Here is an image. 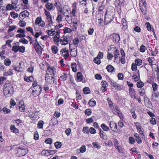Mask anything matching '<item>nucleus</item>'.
<instances>
[{
  "label": "nucleus",
  "mask_w": 159,
  "mask_h": 159,
  "mask_svg": "<svg viewBox=\"0 0 159 159\" xmlns=\"http://www.w3.org/2000/svg\"><path fill=\"white\" fill-rule=\"evenodd\" d=\"M115 10L114 8L110 6L107 10L105 16V23L107 24L111 22L114 18Z\"/></svg>",
  "instance_id": "obj_1"
},
{
  "label": "nucleus",
  "mask_w": 159,
  "mask_h": 159,
  "mask_svg": "<svg viewBox=\"0 0 159 159\" xmlns=\"http://www.w3.org/2000/svg\"><path fill=\"white\" fill-rule=\"evenodd\" d=\"M14 93V88L11 83H7L5 84L3 88L4 95L9 97L11 96Z\"/></svg>",
  "instance_id": "obj_2"
},
{
  "label": "nucleus",
  "mask_w": 159,
  "mask_h": 159,
  "mask_svg": "<svg viewBox=\"0 0 159 159\" xmlns=\"http://www.w3.org/2000/svg\"><path fill=\"white\" fill-rule=\"evenodd\" d=\"M61 33L60 30H57L56 31V33L54 34V37H53V40L55 43L57 45L59 46V40L60 39V34Z\"/></svg>",
  "instance_id": "obj_3"
},
{
  "label": "nucleus",
  "mask_w": 159,
  "mask_h": 159,
  "mask_svg": "<svg viewBox=\"0 0 159 159\" xmlns=\"http://www.w3.org/2000/svg\"><path fill=\"white\" fill-rule=\"evenodd\" d=\"M70 40V38L69 36L63 35L60 38L59 41V43L61 45H66L69 44Z\"/></svg>",
  "instance_id": "obj_4"
},
{
  "label": "nucleus",
  "mask_w": 159,
  "mask_h": 159,
  "mask_svg": "<svg viewBox=\"0 0 159 159\" xmlns=\"http://www.w3.org/2000/svg\"><path fill=\"white\" fill-rule=\"evenodd\" d=\"M35 42L33 44L34 47L38 54H41L42 53V51L43 48L39 44L37 39H36L35 40Z\"/></svg>",
  "instance_id": "obj_5"
},
{
  "label": "nucleus",
  "mask_w": 159,
  "mask_h": 159,
  "mask_svg": "<svg viewBox=\"0 0 159 159\" xmlns=\"http://www.w3.org/2000/svg\"><path fill=\"white\" fill-rule=\"evenodd\" d=\"M35 24L36 25H38L39 27L43 28L45 26V22L42 20L41 17H37L35 21Z\"/></svg>",
  "instance_id": "obj_6"
},
{
  "label": "nucleus",
  "mask_w": 159,
  "mask_h": 159,
  "mask_svg": "<svg viewBox=\"0 0 159 159\" xmlns=\"http://www.w3.org/2000/svg\"><path fill=\"white\" fill-rule=\"evenodd\" d=\"M60 52L61 55L63 56L65 59H67L69 57V50L66 48H62Z\"/></svg>",
  "instance_id": "obj_7"
},
{
  "label": "nucleus",
  "mask_w": 159,
  "mask_h": 159,
  "mask_svg": "<svg viewBox=\"0 0 159 159\" xmlns=\"http://www.w3.org/2000/svg\"><path fill=\"white\" fill-rule=\"evenodd\" d=\"M111 110L115 114L118 115L120 118L123 117L122 114L121 112L120 111L119 108L116 106L114 105L112 109Z\"/></svg>",
  "instance_id": "obj_8"
},
{
  "label": "nucleus",
  "mask_w": 159,
  "mask_h": 159,
  "mask_svg": "<svg viewBox=\"0 0 159 159\" xmlns=\"http://www.w3.org/2000/svg\"><path fill=\"white\" fill-rule=\"evenodd\" d=\"M45 79L46 82L48 84L52 83L54 81V78L52 75H49L48 74L46 75Z\"/></svg>",
  "instance_id": "obj_9"
},
{
  "label": "nucleus",
  "mask_w": 159,
  "mask_h": 159,
  "mask_svg": "<svg viewBox=\"0 0 159 159\" xmlns=\"http://www.w3.org/2000/svg\"><path fill=\"white\" fill-rule=\"evenodd\" d=\"M39 112L37 111H30L29 113V116L30 119L33 120H36L38 115Z\"/></svg>",
  "instance_id": "obj_10"
},
{
  "label": "nucleus",
  "mask_w": 159,
  "mask_h": 159,
  "mask_svg": "<svg viewBox=\"0 0 159 159\" xmlns=\"http://www.w3.org/2000/svg\"><path fill=\"white\" fill-rule=\"evenodd\" d=\"M29 15V12L27 10H25L20 13L19 18L20 19L23 20L26 17H28Z\"/></svg>",
  "instance_id": "obj_11"
},
{
  "label": "nucleus",
  "mask_w": 159,
  "mask_h": 159,
  "mask_svg": "<svg viewBox=\"0 0 159 159\" xmlns=\"http://www.w3.org/2000/svg\"><path fill=\"white\" fill-rule=\"evenodd\" d=\"M47 72L50 74V75H54L56 73V68L54 66H48Z\"/></svg>",
  "instance_id": "obj_12"
},
{
  "label": "nucleus",
  "mask_w": 159,
  "mask_h": 159,
  "mask_svg": "<svg viewBox=\"0 0 159 159\" xmlns=\"http://www.w3.org/2000/svg\"><path fill=\"white\" fill-rule=\"evenodd\" d=\"M18 152L19 153V156H23L25 155L28 152L26 148H19L17 149Z\"/></svg>",
  "instance_id": "obj_13"
},
{
  "label": "nucleus",
  "mask_w": 159,
  "mask_h": 159,
  "mask_svg": "<svg viewBox=\"0 0 159 159\" xmlns=\"http://www.w3.org/2000/svg\"><path fill=\"white\" fill-rule=\"evenodd\" d=\"M109 126L111 129L114 132H116L117 129L116 123L113 121H111L109 123Z\"/></svg>",
  "instance_id": "obj_14"
},
{
  "label": "nucleus",
  "mask_w": 159,
  "mask_h": 159,
  "mask_svg": "<svg viewBox=\"0 0 159 159\" xmlns=\"http://www.w3.org/2000/svg\"><path fill=\"white\" fill-rule=\"evenodd\" d=\"M46 8L49 11H53L55 8L53 4L50 2H48L45 4Z\"/></svg>",
  "instance_id": "obj_15"
},
{
  "label": "nucleus",
  "mask_w": 159,
  "mask_h": 159,
  "mask_svg": "<svg viewBox=\"0 0 159 159\" xmlns=\"http://www.w3.org/2000/svg\"><path fill=\"white\" fill-rule=\"evenodd\" d=\"M132 77L134 81L136 82L140 80L139 73V71H138L136 73H134Z\"/></svg>",
  "instance_id": "obj_16"
},
{
  "label": "nucleus",
  "mask_w": 159,
  "mask_h": 159,
  "mask_svg": "<svg viewBox=\"0 0 159 159\" xmlns=\"http://www.w3.org/2000/svg\"><path fill=\"white\" fill-rule=\"evenodd\" d=\"M106 1H102L101 2L99 3V7L98 8V11H102L104 9L106 5Z\"/></svg>",
  "instance_id": "obj_17"
},
{
  "label": "nucleus",
  "mask_w": 159,
  "mask_h": 159,
  "mask_svg": "<svg viewBox=\"0 0 159 159\" xmlns=\"http://www.w3.org/2000/svg\"><path fill=\"white\" fill-rule=\"evenodd\" d=\"M113 38V41L114 42H118L120 39V36L119 34H114L111 36Z\"/></svg>",
  "instance_id": "obj_18"
},
{
  "label": "nucleus",
  "mask_w": 159,
  "mask_h": 159,
  "mask_svg": "<svg viewBox=\"0 0 159 159\" xmlns=\"http://www.w3.org/2000/svg\"><path fill=\"white\" fill-rule=\"evenodd\" d=\"M146 5L144 4L143 5L140 6V9L143 14L144 15H146L147 13Z\"/></svg>",
  "instance_id": "obj_19"
},
{
  "label": "nucleus",
  "mask_w": 159,
  "mask_h": 159,
  "mask_svg": "<svg viewBox=\"0 0 159 159\" xmlns=\"http://www.w3.org/2000/svg\"><path fill=\"white\" fill-rule=\"evenodd\" d=\"M34 92H36V94H40L41 91V88L39 86H37L33 88Z\"/></svg>",
  "instance_id": "obj_20"
},
{
  "label": "nucleus",
  "mask_w": 159,
  "mask_h": 159,
  "mask_svg": "<svg viewBox=\"0 0 159 159\" xmlns=\"http://www.w3.org/2000/svg\"><path fill=\"white\" fill-rule=\"evenodd\" d=\"M112 86L113 88L116 90H120L122 89L121 86L116 83H113L112 84Z\"/></svg>",
  "instance_id": "obj_21"
},
{
  "label": "nucleus",
  "mask_w": 159,
  "mask_h": 159,
  "mask_svg": "<svg viewBox=\"0 0 159 159\" xmlns=\"http://www.w3.org/2000/svg\"><path fill=\"white\" fill-rule=\"evenodd\" d=\"M67 77V73L64 71L61 74L60 80L61 81H64L66 80Z\"/></svg>",
  "instance_id": "obj_22"
},
{
  "label": "nucleus",
  "mask_w": 159,
  "mask_h": 159,
  "mask_svg": "<svg viewBox=\"0 0 159 159\" xmlns=\"http://www.w3.org/2000/svg\"><path fill=\"white\" fill-rule=\"evenodd\" d=\"M148 61L150 65L152 66L156 64V61H155L154 57H148Z\"/></svg>",
  "instance_id": "obj_23"
},
{
  "label": "nucleus",
  "mask_w": 159,
  "mask_h": 159,
  "mask_svg": "<svg viewBox=\"0 0 159 159\" xmlns=\"http://www.w3.org/2000/svg\"><path fill=\"white\" fill-rule=\"evenodd\" d=\"M129 95L132 98L136 95V92L133 88H130L129 89Z\"/></svg>",
  "instance_id": "obj_24"
},
{
  "label": "nucleus",
  "mask_w": 159,
  "mask_h": 159,
  "mask_svg": "<svg viewBox=\"0 0 159 159\" xmlns=\"http://www.w3.org/2000/svg\"><path fill=\"white\" fill-rule=\"evenodd\" d=\"M44 14L46 16L47 20H51V19H52V16L50 12L45 9H44Z\"/></svg>",
  "instance_id": "obj_25"
},
{
  "label": "nucleus",
  "mask_w": 159,
  "mask_h": 159,
  "mask_svg": "<svg viewBox=\"0 0 159 159\" xmlns=\"http://www.w3.org/2000/svg\"><path fill=\"white\" fill-rule=\"evenodd\" d=\"M6 11L4 7H0V16H4L5 14Z\"/></svg>",
  "instance_id": "obj_26"
},
{
  "label": "nucleus",
  "mask_w": 159,
  "mask_h": 159,
  "mask_svg": "<svg viewBox=\"0 0 159 159\" xmlns=\"http://www.w3.org/2000/svg\"><path fill=\"white\" fill-rule=\"evenodd\" d=\"M121 23L123 26V29L125 30L127 27V23L125 18H123L121 20Z\"/></svg>",
  "instance_id": "obj_27"
},
{
  "label": "nucleus",
  "mask_w": 159,
  "mask_h": 159,
  "mask_svg": "<svg viewBox=\"0 0 159 159\" xmlns=\"http://www.w3.org/2000/svg\"><path fill=\"white\" fill-rule=\"evenodd\" d=\"M70 55L73 57H75L77 54V51L75 49H70Z\"/></svg>",
  "instance_id": "obj_28"
},
{
  "label": "nucleus",
  "mask_w": 159,
  "mask_h": 159,
  "mask_svg": "<svg viewBox=\"0 0 159 159\" xmlns=\"http://www.w3.org/2000/svg\"><path fill=\"white\" fill-rule=\"evenodd\" d=\"M13 74V70L10 69L8 71L4 72L3 73V75L5 76H8L11 75Z\"/></svg>",
  "instance_id": "obj_29"
},
{
  "label": "nucleus",
  "mask_w": 159,
  "mask_h": 159,
  "mask_svg": "<svg viewBox=\"0 0 159 159\" xmlns=\"http://www.w3.org/2000/svg\"><path fill=\"white\" fill-rule=\"evenodd\" d=\"M24 80L25 81L28 82H31L34 79L32 76H30L29 77L25 76L24 78Z\"/></svg>",
  "instance_id": "obj_30"
},
{
  "label": "nucleus",
  "mask_w": 159,
  "mask_h": 159,
  "mask_svg": "<svg viewBox=\"0 0 159 159\" xmlns=\"http://www.w3.org/2000/svg\"><path fill=\"white\" fill-rule=\"evenodd\" d=\"M19 109L20 111H24L25 110V106L23 102H20L19 104Z\"/></svg>",
  "instance_id": "obj_31"
},
{
  "label": "nucleus",
  "mask_w": 159,
  "mask_h": 159,
  "mask_svg": "<svg viewBox=\"0 0 159 159\" xmlns=\"http://www.w3.org/2000/svg\"><path fill=\"white\" fill-rule=\"evenodd\" d=\"M159 96V93L158 92H154L152 94V98L154 100H156Z\"/></svg>",
  "instance_id": "obj_32"
},
{
  "label": "nucleus",
  "mask_w": 159,
  "mask_h": 159,
  "mask_svg": "<svg viewBox=\"0 0 159 159\" xmlns=\"http://www.w3.org/2000/svg\"><path fill=\"white\" fill-rule=\"evenodd\" d=\"M51 50L54 54H56L58 52V48L55 45H53L51 47Z\"/></svg>",
  "instance_id": "obj_33"
},
{
  "label": "nucleus",
  "mask_w": 159,
  "mask_h": 159,
  "mask_svg": "<svg viewBox=\"0 0 159 159\" xmlns=\"http://www.w3.org/2000/svg\"><path fill=\"white\" fill-rule=\"evenodd\" d=\"M112 49V51H114V56L115 57V59L116 60V58L118 57V55L119 54V51L118 50H117L115 48H113Z\"/></svg>",
  "instance_id": "obj_34"
},
{
  "label": "nucleus",
  "mask_w": 159,
  "mask_h": 159,
  "mask_svg": "<svg viewBox=\"0 0 159 159\" xmlns=\"http://www.w3.org/2000/svg\"><path fill=\"white\" fill-rule=\"evenodd\" d=\"M89 105L91 107H94L96 104V102L93 98L91 99L89 102Z\"/></svg>",
  "instance_id": "obj_35"
},
{
  "label": "nucleus",
  "mask_w": 159,
  "mask_h": 159,
  "mask_svg": "<svg viewBox=\"0 0 159 159\" xmlns=\"http://www.w3.org/2000/svg\"><path fill=\"white\" fill-rule=\"evenodd\" d=\"M44 122L42 120L39 121L37 124V127L39 129H42Z\"/></svg>",
  "instance_id": "obj_36"
},
{
  "label": "nucleus",
  "mask_w": 159,
  "mask_h": 159,
  "mask_svg": "<svg viewBox=\"0 0 159 159\" xmlns=\"http://www.w3.org/2000/svg\"><path fill=\"white\" fill-rule=\"evenodd\" d=\"M10 129L11 130V131L13 133H16L18 132V129L15 128V125H11L10 127Z\"/></svg>",
  "instance_id": "obj_37"
},
{
  "label": "nucleus",
  "mask_w": 159,
  "mask_h": 159,
  "mask_svg": "<svg viewBox=\"0 0 159 159\" xmlns=\"http://www.w3.org/2000/svg\"><path fill=\"white\" fill-rule=\"evenodd\" d=\"M101 127L102 129L105 131H107L109 129V127H108L104 123H103L101 125Z\"/></svg>",
  "instance_id": "obj_38"
},
{
  "label": "nucleus",
  "mask_w": 159,
  "mask_h": 159,
  "mask_svg": "<svg viewBox=\"0 0 159 159\" xmlns=\"http://www.w3.org/2000/svg\"><path fill=\"white\" fill-rule=\"evenodd\" d=\"M57 14L56 20L57 22L59 23L62 21V17L61 15L59 14V12Z\"/></svg>",
  "instance_id": "obj_39"
},
{
  "label": "nucleus",
  "mask_w": 159,
  "mask_h": 159,
  "mask_svg": "<svg viewBox=\"0 0 159 159\" xmlns=\"http://www.w3.org/2000/svg\"><path fill=\"white\" fill-rule=\"evenodd\" d=\"M77 79L79 81H81L83 80V76L81 73L80 72H78L77 75Z\"/></svg>",
  "instance_id": "obj_40"
},
{
  "label": "nucleus",
  "mask_w": 159,
  "mask_h": 159,
  "mask_svg": "<svg viewBox=\"0 0 159 159\" xmlns=\"http://www.w3.org/2000/svg\"><path fill=\"white\" fill-rule=\"evenodd\" d=\"M76 64L75 63H72L71 65V67L72 69V71L74 72H76L77 71Z\"/></svg>",
  "instance_id": "obj_41"
},
{
  "label": "nucleus",
  "mask_w": 159,
  "mask_h": 159,
  "mask_svg": "<svg viewBox=\"0 0 159 159\" xmlns=\"http://www.w3.org/2000/svg\"><path fill=\"white\" fill-rule=\"evenodd\" d=\"M89 129L88 127H84L83 128L82 131L84 133L88 134L89 133Z\"/></svg>",
  "instance_id": "obj_42"
},
{
  "label": "nucleus",
  "mask_w": 159,
  "mask_h": 159,
  "mask_svg": "<svg viewBox=\"0 0 159 159\" xmlns=\"http://www.w3.org/2000/svg\"><path fill=\"white\" fill-rule=\"evenodd\" d=\"M23 3L25 4L24 9H27L29 7V5L28 4V0H23Z\"/></svg>",
  "instance_id": "obj_43"
},
{
  "label": "nucleus",
  "mask_w": 159,
  "mask_h": 159,
  "mask_svg": "<svg viewBox=\"0 0 159 159\" xmlns=\"http://www.w3.org/2000/svg\"><path fill=\"white\" fill-rule=\"evenodd\" d=\"M107 70L110 72H112L114 69V67L111 65H109L107 67Z\"/></svg>",
  "instance_id": "obj_44"
},
{
  "label": "nucleus",
  "mask_w": 159,
  "mask_h": 159,
  "mask_svg": "<svg viewBox=\"0 0 159 159\" xmlns=\"http://www.w3.org/2000/svg\"><path fill=\"white\" fill-rule=\"evenodd\" d=\"M92 144L94 148L98 149H100L101 148V146L99 144V143L96 142H93L92 143Z\"/></svg>",
  "instance_id": "obj_45"
},
{
  "label": "nucleus",
  "mask_w": 159,
  "mask_h": 159,
  "mask_svg": "<svg viewBox=\"0 0 159 159\" xmlns=\"http://www.w3.org/2000/svg\"><path fill=\"white\" fill-rule=\"evenodd\" d=\"M107 100L108 102L109 107L110 109H112L113 107V104L112 102L111 101V99L109 98L107 99Z\"/></svg>",
  "instance_id": "obj_46"
},
{
  "label": "nucleus",
  "mask_w": 159,
  "mask_h": 159,
  "mask_svg": "<svg viewBox=\"0 0 159 159\" xmlns=\"http://www.w3.org/2000/svg\"><path fill=\"white\" fill-rule=\"evenodd\" d=\"M11 61L10 60L8 59H6L4 60V64L6 66H9L10 65Z\"/></svg>",
  "instance_id": "obj_47"
},
{
  "label": "nucleus",
  "mask_w": 159,
  "mask_h": 159,
  "mask_svg": "<svg viewBox=\"0 0 159 159\" xmlns=\"http://www.w3.org/2000/svg\"><path fill=\"white\" fill-rule=\"evenodd\" d=\"M18 49V51L20 52L24 53L25 51V47L23 46H19Z\"/></svg>",
  "instance_id": "obj_48"
},
{
  "label": "nucleus",
  "mask_w": 159,
  "mask_h": 159,
  "mask_svg": "<svg viewBox=\"0 0 159 159\" xmlns=\"http://www.w3.org/2000/svg\"><path fill=\"white\" fill-rule=\"evenodd\" d=\"M72 30L70 28L68 27H65L64 29V33H71Z\"/></svg>",
  "instance_id": "obj_49"
},
{
  "label": "nucleus",
  "mask_w": 159,
  "mask_h": 159,
  "mask_svg": "<svg viewBox=\"0 0 159 159\" xmlns=\"http://www.w3.org/2000/svg\"><path fill=\"white\" fill-rule=\"evenodd\" d=\"M48 24L47 25V28H49L52 25H53V22L52 19L51 20H48Z\"/></svg>",
  "instance_id": "obj_50"
},
{
  "label": "nucleus",
  "mask_w": 159,
  "mask_h": 159,
  "mask_svg": "<svg viewBox=\"0 0 159 159\" xmlns=\"http://www.w3.org/2000/svg\"><path fill=\"white\" fill-rule=\"evenodd\" d=\"M139 92L141 96H143L145 94V91L144 89H140L139 90Z\"/></svg>",
  "instance_id": "obj_51"
},
{
  "label": "nucleus",
  "mask_w": 159,
  "mask_h": 159,
  "mask_svg": "<svg viewBox=\"0 0 159 159\" xmlns=\"http://www.w3.org/2000/svg\"><path fill=\"white\" fill-rule=\"evenodd\" d=\"M135 62L136 65L140 66L142 65V61L141 59H138L135 61Z\"/></svg>",
  "instance_id": "obj_52"
},
{
  "label": "nucleus",
  "mask_w": 159,
  "mask_h": 159,
  "mask_svg": "<svg viewBox=\"0 0 159 159\" xmlns=\"http://www.w3.org/2000/svg\"><path fill=\"white\" fill-rule=\"evenodd\" d=\"M117 77L118 80H122L124 79V76L123 73H119L118 74Z\"/></svg>",
  "instance_id": "obj_53"
},
{
  "label": "nucleus",
  "mask_w": 159,
  "mask_h": 159,
  "mask_svg": "<svg viewBox=\"0 0 159 159\" xmlns=\"http://www.w3.org/2000/svg\"><path fill=\"white\" fill-rule=\"evenodd\" d=\"M89 133L92 134H95L96 133V130L93 127H91L89 129Z\"/></svg>",
  "instance_id": "obj_54"
},
{
  "label": "nucleus",
  "mask_w": 159,
  "mask_h": 159,
  "mask_svg": "<svg viewBox=\"0 0 159 159\" xmlns=\"http://www.w3.org/2000/svg\"><path fill=\"white\" fill-rule=\"evenodd\" d=\"M13 7H14V5L13 4L11 5V4H8L6 7V9L7 10H10L13 9Z\"/></svg>",
  "instance_id": "obj_55"
},
{
  "label": "nucleus",
  "mask_w": 159,
  "mask_h": 159,
  "mask_svg": "<svg viewBox=\"0 0 159 159\" xmlns=\"http://www.w3.org/2000/svg\"><path fill=\"white\" fill-rule=\"evenodd\" d=\"M93 61L94 62L97 64H99L101 63L100 59L99 57H95Z\"/></svg>",
  "instance_id": "obj_56"
},
{
  "label": "nucleus",
  "mask_w": 159,
  "mask_h": 159,
  "mask_svg": "<svg viewBox=\"0 0 159 159\" xmlns=\"http://www.w3.org/2000/svg\"><path fill=\"white\" fill-rule=\"evenodd\" d=\"M83 91L85 94H87L90 93L89 88L87 87H86L84 89Z\"/></svg>",
  "instance_id": "obj_57"
},
{
  "label": "nucleus",
  "mask_w": 159,
  "mask_h": 159,
  "mask_svg": "<svg viewBox=\"0 0 159 159\" xmlns=\"http://www.w3.org/2000/svg\"><path fill=\"white\" fill-rule=\"evenodd\" d=\"M10 15L11 16V17H12L14 18H17L18 16V14L16 13L14 11H11L10 12Z\"/></svg>",
  "instance_id": "obj_58"
},
{
  "label": "nucleus",
  "mask_w": 159,
  "mask_h": 159,
  "mask_svg": "<svg viewBox=\"0 0 159 159\" xmlns=\"http://www.w3.org/2000/svg\"><path fill=\"white\" fill-rule=\"evenodd\" d=\"M153 90L154 92L157 91V89L158 86L157 84L155 83H153L152 84Z\"/></svg>",
  "instance_id": "obj_59"
},
{
  "label": "nucleus",
  "mask_w": 159,
  "mask_h": 159,
  "mask_svg": "<svg viewBox=\"0 0 159 159\" xmlns=\"http://www.w3.org/2000/svg\"><path fill=\"white\" fill-rule=\"evenodd\" d=\"M144 85L143 83L141 81L138 82L137 83V87L138 88H141Z\"/></svg>",
  "instance_id": "obj_60"
},
{
  "label": "nucleus",
  "mask_w": 159,
  "mask_h": 159,
  "mask_svg": "<svg viewBox=\"0 0 159 159\" xmlns=\"http://www.w3.org/2000/svg\"><path fill=\"white\" fill-rule=\"evenodd\" d=\"M145 25L147 30L149 31H151V27L150 23L149 22H147L145 23Z\"/></svg>",
  "instance_id": "obj_61"
},
{
  "label": "nucleus",
  "mask_w": 159,
  "mask_h": 159,
  "mask_svg": "<svg viewBox=\"0 0 159 159\" xmlns=\"http://www.w3.org/2000/svg\"><path fill=\"white\" fill-rule=\"evenodd\" d=\"M42 34V32L41 30H40L39 32H36L34 35V37L36 38H37L39 37V36L41 35Z\"/></svg>",
  "instance_id": "obj_62"
},
{
  "label": "nucleus",
  "mask_w": 159,
  "mask_h": 159,
  "mask_svg": "<svg viewBox=\"0 0 159 159\" xmlns=\"http://www.w3.org/2000/svg\"><path fill=\"white\" fill-rule=\"evenodd\" d=\"M16 104V103L14 99H11L10 101V108H11L12 106H14Z\"/></svg>",
  "instance_id": "obj_63"
},
{
  "label": "nucleus",
  "mask_w": 159,
  "mask_h": 159,
  "mask_svg": "<svg viewBox=\"0 0 159 159\" xmlns=\"http://www.w3.org/2000/svg\"><path fill=\"white\" fill-rule=\"evenodd\" d=\"M55 146L57 149L60 148L61 146V142H57L55 143Z\"/></svg>",
  "instance_id": "obj_64"
}]
</instances>
